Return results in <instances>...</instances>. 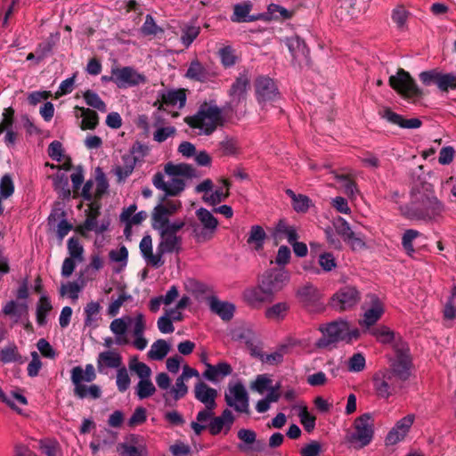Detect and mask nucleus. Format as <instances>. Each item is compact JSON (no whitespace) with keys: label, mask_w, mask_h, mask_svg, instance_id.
I'll use <instances>...</instances> for the list:
<instances>
[{"label":"nucleus","mask_w":456,"mask_h":456,"mask_svg":"<svg viewBox=\"0 0 456 456\" xmlns=\"http://www.w3.org/2000/svg\"><path fill=\"white\" fill-rule=\"evenodd\" d=\"M366 360L362 353H355L347 361V370L350 372H361L365 369Z\"/></svg>","instance_id":"nucleus-56"},{"label":"nucleus","mask_w":456,"mask_h":456,"mask_svg":"<svg viewBox=\"0 0 456 456\" xmlns=\"http://www.w3.org/2000/svg\"><path fill=\"white\" fill-rule=\"evenodd\" d=\"M414 419L413 414H409L398 420L395 427L388 432L386 437L387 444L394 445L403 441L412 426Z\"/></svg>","instance_id":"nucleus-17"},{"label":"nucleus","mask_w":456,"mask_h":456,"mask_svg":"<svg viewBox=\"0 0 456 456\" xmlns=\"http://www.w3.org/2000/svg\"><path fill=\"white\" fill-rule=\"evenodd\" d=\"M321 330L323 335L327 337V341L325 339L319 340L318 346H326L327 344L337 342L338 340L352 341L358 338L360 334L356 328L350 329L349 324L343 320L333 322L325 327L321 328Z\"/></svg>","instance_id":"nucleus-8"},{"label":"nucleus","mask_w":456,"mask_h":456,"mask_svg":"<svg viewBox=\"0 0 456 456\" xmlns=\"http://www.w3.org/2000/svg\"><path fill=\"white\" fill-rule=\"evenodd\" d=\"M140 30L144 36H156L158 33L163 31L162 28L156 24L153 17L150 14L146 15L145 21Z\"/></svg>","instance_id":"nucleus-62"},{"label":"nucleus","mask_w":456,"mask_h":456,"mask_svg":"<svg viewBox=\"0 0 456 456\" xmlns=\"http://www.w3.org/2000/svg\"><path fill=\"white\" fill-rule=\"evenodd\" d=\"M266 234L264 229L259 225H253L250 228L247 243L256 251H260L263 248Z\"/></svg>","instance_id":"nucleus-35"},{"label":"nucleus","mask_w":456,"mask_h":456,"mask_svg":"<svg viewBox=\"0 0 456 456\" xmlns=\"http://www.w3.org/2000/svg\"><path fill=\"white\" fill-rule=\"evenodd\" d=\"M186 95L183 90L168 91L162 96V104L181 109L184 106Z\"/></svg>","instance_id":"nucleus-38"},{"label":"nucleus","mask_w":456,"mask_h":456,"mask_svg":"<svg viewBox=\"0 0 456 456\" xmlns=\"http://www.w3.org/2000/svg\"><path fill=\"white\" fill-rule=\"evenodd\" d=\"M226 404L240 413L249 412V395L240 381H231L224 392Z\"/></svg>","instance_id":"nucleus-10"},{"label":"nucleus","mask_w":456,"mask_h":456,"mask_svg":"<svg viewBox=\"0 0 456 456\" xmlns=\"http://www.w3.org/2000/svg\"><path fill=\"white\" fill-rule=\"evenodd\" d=\"M297 297L305 305L314 303L319 297L318 290L313 285H305L298 289Z\"/></svg>","instance_id":"nucleus-50"},{"label":"nucleus","mask_w":456,"mask_h":456,"mask_svg":"<svg viewBox=\"0 0 456 456\" xmlns=\"http://www.w3.org/2000/svg\"><path fill=\"white\" fill-rule=\"evenodd\" d=\"M186 77L196 81L203 82L208 78V72L198 61H194L190 64Z\"/></svg>","instance_id":"nucleus-48"},{"label":"nucleus","mask_w":456,"mask_h":456,"mask_svg":"<svg viewBox=\"0 0 456 456\" xmlns=\"http://www.w3.org/2000/svg\"><path fill=\"white\" fill-rule=\"evenodd\" d=\"M395 356L391 362L390 368L393 374L399 380L404 381L410 377L411 358L408 346L403 344L395 345Z\"/></svg>","instance_id":"nucleus-13"},{"label":"nucleus","mask_w":456,"mask_h":456,"mask_svg":"<svg viewBox=\"0 0 456 456\" xmlns=\"http://www.w3.org/2000/svg\"><path fill=\"white\" fill-rule=\"evenodd\" d=\"M286 45L291 53L293 59L297 60L301 57H306L308 49L305 42L298 37H291L286 39Z\"/></svg>","instance_id":"nucleus-37"},{"label":"nucleus","mask_w":456,"mask_h":456,"mask_svg":"<svg viewBox=\"0 0 456 456\" xmlns=\"http://www.w3.org/2000/svg\"><path fill=\"white\" fill-rule=\"evenodd\" d=\"M139 248L142 257L148 265L155 268L164 265V260L159 251V246H157V251L155 254L152 251V239L150 235H145L142 239Z\"/></svg>","instance_id":"nucleus-20"},{"label":"nucleus","mask_w":456,"mask_h":456,"mask_svg":"<svg viewBox=\"0 0 456 456\" xmlns=\"http://www.w3.org/2000/svg\"><path fill=\"white\" fill-rule=\"evenodd\" d=\"M0 360L4 363L19 362L20 360V355L18 353L17 347L12 345L3 348L0 351Z\"/></svg>","instance_id":"nucleus-63"},{"label":"nucleus","mask_w":456,"mask_h":456,"mask_svg":"<svg viewBox=\"0 0 456 456\" xmlns=\"http://www.w3.org/2000/svg\"><path fill=\"white\" fill-rule=\"evenodd\" d=\"M287 195H289L293 203V208L297 212H306L310 207V200L307 196L298 194L297 195L293 191L288 189L286 191Z\"/></svg>","instance_id":"nucleus-49"},{"label":"nucleus","mask_w":456,"mask_h":456,"mask_svg":"<svg viewBox=\"0 0 456 456\" xmlns=\"http://www.w3.org/2000/svg\"><path fill=\"white\" fill-rule=\"evenodd\" d=\"M101 305L98 302H89L84 309L85 325L92 328L97 327V322L100 318Z\"/></svg>","instance_id":"nucleus-40"},{"label":"nucleus","mask_w":456,"mask_h":456,"mask_svg":"<svg viewBox=\"0 0 456 456\" xmlns=\"http://www.w3.org/2000/svg\"><path fill=\"white\" fill-rule=\"evenodd\" d=\"M184 225L185 224H180L155 230L159 236L158 246L159 251L162 256L165 254L178 253L180 251L183 240L177 233Z\"/></svg>","instance_id":"nucleus-11"},{"label":"nucleus","mask_w":456,"mask_h":456,"mask_svg":"<svg viewBox=\"0 0 456 456\" xmlns=\"http://www.w3.org/2000/svg\"><path fill=\"white\" fill-rule=\"evenodd\" d=\"M360 300V293L355 287L345 286L331 297L330 305L338 311H345L354 307Z\"/></svg>","instance_id":"nucleus-15"},{"label":"nucleus","mask_w":456,"mask_h":456,"mask_svg":"<svg viewBox=\"0 0 456 456\" xmlns=\"http://www.w3.org/2000/svg\"><path fill=\"white\" fill-rule=\"evenodd\" d=\"M401 214L411 220H436L443 214L444 205L435 195L430 184L413 189L410 204L400 206Z\"/></svg>","instance_id":"nucleus-1"},{"label":"nucleus","mask_w":456,"mask_h":456,"mask_svg":"<svg viewBox=\"0 0 456 456\" xmlns=\"http://www.w3.org/2000/svg\"><path fill=\"white\" fill-rule=\"evenodd\" d=\"M53 306L47 297H41L37 306V322L40 326L46 323V316Z\"/></svg>","instance_id":"nucleus-47"},{"label":"nucleus","mask_w":456,"mask_h":456,"mask_svg":"<svg viewBox=\"0 0 456 456\" xmlns=\"http://www.w3.org/2000/svg\"><path fill=\"white\" fill-rule=\"evenodd\" d=\"M68 251L69 258L77 260V262L83 261L84 248L79 243L78 239L72 237L68 240Z\"/></svg>","instance_id":"nucleus-58"},{"label":"nucleus","mask_w":456,"mask_h":456,"mask_svg":"<svg viewBox=\"0 0 456 456\" xmlns=\"http://www.w3.org/2000/svg\"><path fill=\"white\" fill-rule=\"evenodd\" d=\"M131 383L128 371L125 366L117 370L116 385L120 392L127 390Z\"/></svg>","instance_id":"nucleus-64"},{"label":"nucleus","mask_w":456,"mask_h":456,"mask_svg":"<svg viewBox=\"0 0 456 456\" xmlns=\"http://www.w3.org/2000/svg\"><path fill=\"white\" fill-rule=\"evenodd\" d=\"M196 216L198 221L190 224L195 240L199 243L211 240L218 227L217 219L209 210L204 208H200L196 211Z\"/></svg>","instance_id":"nucleus-7"},{"label":"nucleus","mask_w":456,"mask_h":456,"mask_svg":"<svg viewBox=\"0 0 456 456\" xmlns=\"http://www.w3.org/2000/svg\"><path fill=\"white\" fill-rule=\"evenodd\" d=\"M209 306L212 312L216 314L224 321H229L232 318L235 307L232 304L221 301L216 297L209 299Z\"/></svg>","instance_id":"nucleus-30"},{"label":"nucleus","mask_w":456,"mask_h":456,"mask_svg":"<svg viewBox=\"0 0 456 456\" xmlns=\"http://www.w3.org/2000/svg\"><path fill=\"white\" fill-rule=\"evenodd\" d=\"M218 392L203 381H199L194 386L195 398L208 408H216Z\"/></svg>","instance_id":"nucleus-19"},{"label":"nucleus","mask_w":456,"mask_h":456,"mask_svg":"<svg viewBox=\"0 0 456 456\" xmlns=\"http://www.w3.org/2000/svg\"><path fill=\"white\" fill-rule=\"evenodd\" d=\"M109 256L110 261L119 264L123 268L127 264L128 250L125 246H121L119 248L110 250Z\"/></svg>","instance_id":"nucleus-61"},{"label":"nucleus","mask_w":456,"mask_h":456,"mask_svg":"<svg viewBox=\"0 0 456 456\" xmlns=\"http://www.w3.org/2000/svg\"><path fill=\"white\" fill-rule=\"evenodd\" d=\"M155 391L156 388L151 379H144L143 380H140L135 387L136 395L140 399H145L151 396Z\"/></svg>","instance_id":"nucleus-54"},{"label":"nucleus","mask_w":456,"mask_h":456,"mask_svg":"<svg viewBox=\"0 0 456 456\" xmlns=\"http://www.w3.org/2000/svg\"><path fill=\"white\" fill-rule=\"evenodd\" d=\"M221 185L218 186L209 195H204L203 200L208 205L215 206L224 200L229 196L230 183L225 179L220 180Z\"/></svg>","instance_id":"nucleus-33"},{"label":"nucleus","mask_w":456,"mask_h":456,"mask_svg":"<svg viewBox=\"0 0 456 456\" xmlns=\"http://www.w3.org/2000/svg\"><path fill=\"white\" fill-rule=\"evenodd\" d=\"M221 62L224 67H232L236 63L237 56L235 51L231 46H224L218 52Z\"/></svg>","instance_id":"nucleus-60"},{"label":"nucleus","mask_w":456,"mask_h":456,"mask_svg":"<svg viewBox=\"0 0 456 456\" xmlns=\"http://www.w3.org/2000/svg\"><path fill=\"white\" fill-rule=\"evenodd\" d=\"M97 218L98 217H95V216L86 215L84 224L80 226L81 232L83 233L84 231L94 232L96 233H102L105 232L108 229L110 223L108 221L99 223Z\"/></svg>","instance_id":"nucleus-43"},{"label":"nucleus","mask_w":456,"mask_h":456,"mask_svg":"<svg viewBox=\"0 0 456 456\" xmlns=\"http://www.w3.org/2000/svg\"><path fill=\"white\" fill-rule=\"evenodd\" d=\"M60 39V34H51L48 38L40 43L36 51H37V63H39L43 61L53 50V46Z\"/></svg>","instance_id":"nucleus-39"},{"label":"nucleus","mask_w":456,"mask_h":456,"mask_svg":"<svg viewBox=\"0 0 456 456\" xmlns=\"http://www.w3.org/2000/svg\"><path fill=\"white\" fill-rule=\"evenodd\" d=\"M370 332L379 342L383 344L392 343L395 340V333L386 326L374 328Z\"/></svg>","instance_id":"nucleus-52"},{"label":"nucleus","mask_w":456,"mask_h":456,"mask_svg":"<svg viewBox=\"0 0 456 456\" xmlns=\"http://www.w3.org/2000/svg\"><path fill=\"white\" fill-rule=\"evenodd\" d=\"M370 305L365 309L363 317L360 322L362 326H365L367 328L375 324L384 314V305L382 302L373 295L370 297Z\"/></svg>","instance_id":"nucleus-21"},{"label":"nucleus","mask_w":456,"mask_h":456,"mask_svg":"<svg viewBox=\"0 0 456 456\" xmlns=\"http://www.w3.org/2000/svg\"><path fill=\"white\" fill-rule=\"evenodd\" d=\"M170 351V345L164 339L156 340L148 352V357L151 360L160 361L164 359Z\"/></svg>","instance_id":"nucleus-42"},{"label":"nucleus","mask_w":456,"mask_h":456,"mask_svg":"<svg viewBox=\"0 0 456 456\" xmlns=\"http://www.w3.org/2000/svg\"><path fill=\"white\" fill-rule=\"evenodd\" d=\"M277 233L283 235L289 243L293 244L297 241L298 235L295 226L287 224L284 221H280L276 227Z\"/></svg>","instance_id":"nucleus-53"},{"label":"nucleus","mask_w":456,"mask_h":456,"mask_svg":"<svg viewBox=\"0 0 456 456\" xmlns=\"http://www.w3.org/2000/svg\"><path fill=\"white\" fill-rule=\"evenodd\" d=\"M256 92L260 103L273 101L277 95V87L273 79L259 77L256 84Z\"/></svg>","instance_id":"nucleus-22"},{"label":"nucleus","mask_w":456,"mask_h":456,"mask_svg":"<svg viewBox=\"0 0 456 456\" xmlns=\"http://www.w3.org/2000/svg\"><path fill=\"white\" fill-rule=\"evenodd\" d=\"M293 409L297 411V415L304 428L307 432L313 431L315 427L316 419L308 411L306 405L303 403L296 404L293 406Z\"/></svg>","instance_id":"nucleus-41"},{"label":"nucleus","mask_w":456,"mask_h":456,"mask_svg":"<svg viewBox=\"0 0 456 456\" xmlns=\"http://www.w3.org/2000/svg\"><path fill=\"white\" fill-rule=\"evenodd\" d=\"M122 160L123 164L113 169L118 182L125 181L133 173L135 165V159L132 155H124Z\"/></svg>","instance_id":"nucleus-34"},{"label":"nucleus","mask_w":456,"mask_h":456,"mask_svg":"<svg viewBox=\"0 0 456 456\" xmlns=\"http://www.w3.org/2000/svg\"><path fill=\"white\" fill-rule=\"evenodd\" d=\"M292 14L293 12L286 8L275 4H271L268 5L266 14L261 16H265L268 20H288L292 17Z\"/></svg>","instance_id":"nucleus-46"},{"label":"nucleus","mask_w":456,"mask_h":456,"mask_svg":"<svg viewBox=\"0 0 456 456\" xmlns=\"http://www.w3.org/2000/svg\"><path fill=\"white\" fill-rule=\"evenodd\" d=\"M96 363L100 373H105L107 369H116L118 370L124 366L122 356L116 350L101 352L98 354Z\"/></svg>","instance_id":"nucleus-18"},{"label":"nucleus","mask_w":456,"mask_h":456,"mask_svg":"<svg viewBox=\"0 0 456 456\" xmlns=\"http://www.w3.org/2000/svg\"><path fill=\"white\" fill-rule=\"evenodd\" d=\"M110 79L118 88L136 86L146 82L145 76L132 67L112 69Z\"/></svg>","instance_id":"nucleus-14"},{"label":"nucleus","mask_w":456,"mask_h":456,"mask_svg":"<svg viewBox=\"0 0 456 456\" xmlns=\"http://www.w3.org/2000/svg\"><path fill=\"white\" fill-rule=\"evenodd\" d=\"M382 117L392 124L398 125L402 128L415 129L421 126L419 118L405 119L401 115L393 112L389 109L383 111Z\"/></svg>","instance_id":"nucleus-29"},{"label":"nucleus","mask_w":456,"mask_h":456,"mask_svg":"<svg viewBox=\"0 0 456 456\" xmlns=\"http://www.w3.org/2000/svg\"><path fill=\"white\" fill-rule=\"evenodd\" d=\"M73 391L74 395L79 399L97 400L101 398L102 395V387L97 384H85L84 386L74 388Z\"/></svg>","instance_id":"nucleus-36"},{"label":"nucleus","mask_w":456,"mask_h":456,"mask_svg":"<svg viewBox=\"0 0 456 456\" xmlns=\"http://www.w3.org/2000/svg\"><path fill=\"white\" fill-rule=\"evenodd\" d=\"M442 72L437 69H431L428 71H423L419 74V79L423 85L429 86L432 85H436L439 88V81L442 77Z\"/></svg>","instance_id":"nucleus-59"},{"label":"nucleus","mask_w":456,"mask_h":456,"mask_svg":"<svg viewBox=\"0 0 456 456\" xmlns=\"http://www.w3.org/2000/svg\"><path fill=\"white\" fill-rule=\"evenodd\" d=\"M96 379V373L93 364H86L85 369L81 366L72 368L70 379L74 388L84 386L86 383L93 382Z\"/></svg>","instance_id":"nucleus-23"},{"label":"nucleus","mask_w":456,"mask_h":456,"mask_svg":"<svg viewBox=\"0 0 456 456\" xmlns=\"http://www.w3.org/2000/svg\"><path fill=\"white\" fill-rule=\"evenodd\" d=\"M333 228L335 229L336 233L341 236L344 241L346 239H349L354 232L349 224L342 217H338L334 219Z\"/></svg>","instance_id":"nucleus-57"},{"label":"nucleus","mask_w":456,"mask_h":456,"mask_svg":"<svg viewBox=\"0 0 456 456\" xmlns=\"http://www.w3.org/2000/svg\"><path fill=\"white\" fill-rule=\"evenodd\" d=\"M273 296L262 281L259 286L248 289L244 292L245 300L254 307H257L263 303L271 300Z\"/></svg>","instance_id":"nucleus-25"},{"label":"nucleus","mask_w":456,"mask_h":456,"mask_svg":"<svg viewBox=\"0 0 456 456\" xmlns=\"http://www.w3.org/2000/svg\"><path fill=\"white\" fill-rule=\"evenodd\" d=\"M228 336L233 341L240 344L251 345L254 340L255 333L250 324L240 323L229 330Z\"/></svg>","instance_id":"nucleus-27"},{"label":"nucleus","mask_w":456,"mask_h":456,"mask_svg":"<svg viewBox=\"0 0 456 456\" xmlns=\"http://www.w3.org/2000/svg\"><path fill=\"white\" fill-rule=\"evenodd\" d=\"M234 422V416L231 410L225 409L223 411L222 414L217 417H214L209 424L208 429L211 435L216 436L218 435L224 428H225V433H227L232 425Z\"/></svg>","instance_id":"nucleus-26"},{"label":"nucleus","mask_w":456,"mask_h":456,"mask_svg":"<svg viewBox=\"0 0 456 456\" xmlns=\"http://www.w3.org/2000/svg\"><path fill=\"white\" fill-rule=\"evenodd\" d=\"M185 122L191 128L197 129L199 134L209 135L223 126L224 116L223 110L210 101L203 102L193 116L185 118Z\"/></svg>","instance_id":"nucleus-4"},{"label":"nucleus","mask_w":456,"mask_h":456,"mask_svg":"<svg viewBox=\"0 0 456 456\" xmlns=\"http://www.w3.org/2000/svg\"><path fill=\"white\" fill-rule=\"evenodd\" d=\"M290 278L289 273L285 269H270L265 272L262 277L261 281L269 293L274 295L276 292L282 289V288L289 282Z\"/></svg>","instance_id":"nucleus-16"},{"label":"nucleus","mask_w":456,"mask_h":456,"mask_svg":"<svg viewBox=\"0 0 456 456\" xmlns=\"http://www.w3.org/2000/svg\"><path fill=\"white\" fill-rule=\"evenodd\" d=\"M181 208V200H171L166 197L161 198L151 212V226L153 230L185 224V222L183 219L171 218Z\"/></svg>","instance_id":"nucleus-5"},{"label":"nucleus","mask_w":456,"mask_h":456,"mask_svg":"<svg viewBox=\"0 0 456 456\" xmlns=\"http://www.w3.org/2000/svg\"><path fill=\"white\" fill-rule=\"evenodd\" d=\"M389 85L403 98L411 101H416L423 94L410 73L403 69H399L395 75L389 77Z\"/></svg>","instance_id":"nucleus-9"},{"label":"nucleus","mask_w":456,"mask_h":456,"mask_svg":"<svg viewBox=\"0 0 456 456\" xmlns=\"http://www.w3.org/2000/svg\"><path fill=\"white\" fill-rule=\"evenodd\" d=\"M118 451L122 456H148L145 444L139 443L136 437H133L131 443L120 444Z\"/></svg>","instance_id":"nucleus-31"},{"label":"nucleus","mask_w":456,"mask_h":456,"mask_svg":"<svg viewBox=\"0 0 456 456\" xmlns=\"http://www.w3.org/2000/svg\"><path fill=\"white\" fill-rule=\"evenodd\" d=\"M289 310V305L285 302L277 303L265 311V316L271 320H281L285 317Z\"/></svg>","instance_id":"nucleus-51"},{"label":"nucleus","mask_w":456,"mask_h":456,"mask_svg":"<svg viewBox=\"0 0 456 456\" xmlns=\"http://www.w3.org/2000/svg\"><path fill=\"white\" fill-rule=\"evenodd\" d=\"M200 32V28L192 24H183L181 28V42L185 47H189Z\"/></svg>","instance_id":"nucleus-45"},{"label":"nucleus","mask_w":456,"mask_h":456,"mask_svg":"<svg viewBox=\"0 0 456 456\" xmlns=\"http://www.w3.org/2000/svg\"><path fill=\"white\" fill-rule=\"evenodd\" d=\"M396 379L393 371L388 369L379 370L372 377L375 395L381 399H388L396 391Z\"/></svg>","instance_id":"nucleus-12"},{"label":"nucleus","mask_w":456,"mask_h":456,"mask_svg":"<svg viewBox=\"0 0 456 456\" xmlns=\"http://www.w3.org/2000/svg\"><path fill=\"white\" fill-rule=\"evenodd\" d=\"M248 86V79L246 75H240L232 84L230 89V95L233 101H240L246 94Z\"/></svg>","instance_id":"nucleus-44"},{"label":"nucleus","mask_w":456,"mask_h":456,"mask_svg":"<svg viewBox=\"0 0 456 456\" xmlns=\"http://www.w3.org/2000/svg\"><path fill=\"white\" fill-rule=\"evenodd\" d=\"M205 366L206 370L202 376L212 383L218 382L220 379L231 375L232 372V366L225 362H220L216 365L205 362Z\"/></svg>","instance_id":"nucleus-24"},{"label":"nucleus","mask_w":456,"mask_h":456,"mask_svg":"<svg viewBox=\"0 0 456 456\" xmlns=\"http://www.w3.org/2000/svg\"><path fill=\"white\" fill-rule=\"evenodd\" d=\"M193 168L186 164L167 163L165 175L159 172L153 175L152 183L165 192L164 197H175L185 189V178L193 175Z\"/></svg>","instance_id":"nucleus-3"},{"label":"nucleus","mask_w":456,"mask_h":456,"mask_svg":"<svg viewBox=\"0 0 456 456\" xmlns=\"http://www.w3.org/2000/svg\"><path fill=\"white\" fill-rule=\"evenodd\" d=\"M133 323V346L140 351L147 347L148 340L144 337L146 329L145 316L142 313H137L134 318L128 315L114 319L110 324V330L115 336V345L126 346L130 343L127 336L128 325Z\"/></svg>","instance_id":"nucleus-2"},{"label":"nucleus","mask_w":456,"mask_h":456,"mask_svg":"<svg viewBox=\"0 0 456 456\" xmlns=\"http://www.w3.org/2000/svg\"><path fill=\"white\" fill-rule=\"evenodd\" d=\"M374 419L370 413H364L354 421V431L347 432L346 441L353 447L361 449L367 446L373 438Z\"/></svg>","instance_id":"nucleus-6"},{"label":"nucleus","mask_w":456,"mask_h":456,"mask_svg":"<svg viewBox=\"0 0 456 456\" xmlns=\"http://www.w3.org/2000/svg\"><path fill=\"white\" fill-rule=\"evenodd\" d=\"M74 116L77 118H82L80 123V128L82 130H93L98 126V114L91 109L76 106L74 109Z\"/></svg>","instance_id":"nucleus-28"},{"label":"nucleus","mask_w":456,"mask_h":456,"mask_svg":"<svg viewBox=\"0 0 456 456\" xmlns=\"http://www.w3.org/2000/svg\"><path fill=\"white\" fill-rule=\"evenodd\" d=\"M252 9V4L250 2H244L242 4H236L233 8V14L232 16V20L233 22H248L257 20L262 18V16L249 15V12Z\"/></svg>","instance_id":"nucleus-32"},{"label":"nucleus","mask_w":456,"mask_h":456,"mask_svg":"<svg viewBox=\"0 0 456 456\" xmlns=\"http://www.w3.org/2000/svg\"><path fill=\"white\" fill-rule=\"evenodd\" d=\"M83 96L88 106L94 108L101 112L107 111L106 104L96 93L91 90H87L84 93Z\"/></svg>","instance_id":"nucleus-55"}]
</instances>
